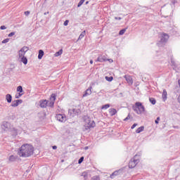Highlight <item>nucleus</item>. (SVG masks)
<instances>
[{
	"label": "nucleus",
	"instance_id": "nucleus-36",
	"mask_svg": "<svg viewBox=\"0 0 180 180\" xmlns=\"http://www.w3.org/2000/svg\"><path fill=\"white\" fill-rule=\"evenodd\" d=\"M84 162V156L81 157L78 160V164H82Z\"/></svg>",
	"mask_w": 180,
	"mask_h": 180
},
{
	"label": "nucleus",
	"instance_id": "nucleus-6",
	"mask_svg": "<svg viewBox=\"0 0 180 180\" xmlns=\"http://www.w3.org/2000/svg\"><path fill=\"white\" fill-rule=\"evenodd\" d=\"M11 128H12V125L11 124V123H9L6 121H4L2 122L1 129L3 130L8 131V130H11Z\"/></svg>",
	"mask_w": 180,
	"mask_h": 180
},
{
	"label": "nucleus",
	"instance_id": "nucleus-39",
	"mask_svg": "<svg viewBox=\"0 0 180 180\" xmlns=\"http://www.w3.org/2000/svg\"><path fill=\"white\" fill-rule=\"evenodd\" d=\"M17 103H18V105H20V103H23V100L22 99H19V100H15Z\"/></svg>",
	"mask_w": 180,
	"mask_h": 180
},
{
	"label": "nucleus",
	"instance_id": "nucleus-47",
	"mask_svg": "<svg viewBox=\"0 0 180 180\" xmlns=\"http://www.w3.org/2000/svg\"><path fill=\"white\" fill-rule=\"evenodd\" d=\"M107 61H109V63H113V60L112 59L107 58Z\"/></svg>",
	"mask_w": 180,
	"mask_h": 180
},
{
	"label": "nucleus",
	"instance_id": "nucleus-7",
	"mask_svg": "<svg viewBox=\"0 0 180 180\" xmlns=\"http://www.w3.org/2000/svg\"><path fill=\"white\" fill-rule=\"evenodd\" d=\"M69 113H70L72 117H74L75 116H78V115L81 113V110L79 108H74L72 110H70Z\"/></svg>",
	"mask_w": 180,
	"mask_h": 180
},
{
	"label": "nucleus",
	"instance_id": "nucleus-42",
	"mask_svg": "<svg viewBox=\"0 0 180 180\" xmlns=\"http://www.w3.org/2000/svg\"><path fill=\"white\" fill-rule=\"evenodd\" d=\"M12 36H15V32H11V33L8 34V37H12Z\"/></svg>",
	"mask_w": 180,
	"mask_h": 180
},
{
	"label": "nucleus",
	"instance_id": "nucleus-19",
	"mask_svg": "<svg viewBox=\"0 0 180 180\" xmlns=\"http://www.w3.org/2000/svg\"><path fill=\"white\" fill-rule=\"evenodd\" d=\"M44 56V51H43V50H39V54H38V59L41 60Z\"/></svg>",
	"mask_w": 180,
	"mask_h": 180
},
{
	"label": "nucleus",
	"instance_id": "nucleus-53",
	"mask_svg": "<svg viewBox=\"0 0 180 180\" xmlns=\"http://www.w3.org/2000/svg\"><path fill=\"white\" fill-rule=\"evenodd\" d=\"M172 64H173V65H174V61H172Z\"/></svg>",
	"mask_w": 180,
	"mask_h": 180
},
{
	"label": "nucleus",
	"instance_id": "nucleus-17",
	"mask_svg": "<svg viewBox=\"0 0 180 180\" xmlns=\"http://www.w3.org/2000/svg\"><path fill=\"white\" fill-rule=\"evenodd\" d=\"M6 100L7 101L8 103H11L12 102V95L9 94H6Z\"/></svg>",
	"mask_w": 180,
	"mask_h": 180
},
{
	"label": "nucleus",
	"instance_id": "nucleus-10",
	"mask_svg": "<svg viewBox=\"0 0 180 180\" xmlns=\"http://www.w3.org/2000/svg\"><path fill=\"white\" fill-rule=\"evenodd\" d=\"M96 61L98 63H104L105 61H108V58H106L105 56L100 55Z\"/></svg>",
	"mask_w": 180,
	"mask_h": 180
},
{
	"label": "nucleus",
	"instance_id": "nucleus-9",
	"mask_svg": "<svg viewBox=\"0 0 180 180\" xmlns=\"http://www.w3.org/2000/svg\"><path fill=\"white\" fill-rule=\"evenodd\" d=\"M168 39H169V36H168V34H162L160 36V43H167Z\"/></svg>",
	"mask_w": 180,
	"mask_h": 180
},
{
	"label": "nucleus",
	"instance_id": "nucleus-40",
	"mask_svg": "<svg viewBox=\"0 0 180 180\" xmlns=\"http://www.w3.org/2000/svg\"><path fill=\"white\" fill-rule=\"evenodd\" d=\"M160 120V117H158L157 119L155 120V122L156 124H158Z\"/></svg>",
	"mask_w": 180,
	"mask_h": 180
},
{
	"label": "nucleus",
	"instance_id": "nucleus-25",
	"mask_svg": "<svg viewBox=\"0 0 180 180\" xmlns=\"http://www.w3.org/2000/svg\"><path fill=\"white\" fill-rule=\"evenodd\" d=\"M63 54V49L59 50L58 52L55 53V57H58Z\"/></svg>",
	"mask_w": 180,
	"mask_h": 180
},
{
	"label": "nucleus",
	"instance_id": "nucleus-52",
	"mask_svg": "<svg viewBox=\"0 0 180 180\" xmlns=\"http://www.w3.org/2000/svg\"><path fill=\"white\" fill-rule=\"evenodd\" d=\"M85 150H88V147H86V148H85Z\"/></svg>",
	"mask_w": 180,
	"mask_h": 180
},
{
	"label": "nucleus",
	"instance_id": "nucleus-15",
	"mask_svg": "<svg viewBox=\"0 0 180 180\" xmlns=\"http://www.w3.org/2000/svg\"><path fill=\"white\" fill-rule=\"evenodd\" d=\"M167 95H168V94L167 93V90L163 89L162 98L164 101H167Z\"/></svg>",
	"mask_w": 180,
	"mask_h": 180
},
{
	"label": "nucleus",
	"instance_id": "nucleus-51",
	"mask_svg": "<svg viewBox=\"0 0 180 180\" xmlns=\"http://www.w3.org/2000/svg\"><path fill=\"white\" fill-rule=\"evenodd\" d=\"M89 4V1L86 2V5H88Z\"/></svg>",
	"mask_w": 180,
	"mask_h": 180
},
{
	"label": "nucleus",
	"instance_id": "nucleus-46",
	"mask_svg": "<svg viewBox=\"0 0 180 180\" xmlns=\"http://www.w3.org/2000/svg\"><path fill=\"white\" fill-rule=\"evenodd\" d=\"M115 20H122L121 17H115Z\"/></svg>",
	"mask_w": 180,
	"mask_h": 180
},
{
	"label": "nucleus",
	"instance_id": "nucleus-27",
	"mask_svg": "<svg viewBox=\"0 0 180 180\" xmlns=\"http://www.w3.org/2000/svg\"><path fill=\"white\" fill-rule=\"evenodd\" d=\"M126 30H127V28L122 29L119 32L120 36H123L124 33H126Z\"/></svg>",
	"mask_w": 180,
	"mask_h": 180
},
{
	"label": "nucleus",
	"instance_id": "nucleus-14",
	"mask_svg": "<svg viewBox=\"0 0 180 180\" xmlns=\"http://www.w3.org/2000/svg\"><path fill=\"white\" fill-rule=\"evenodd\" d=\"M109 113H110V116H115V115H116V113H117V110L115 108H110Z\"/></svg>",
	"mask_w": 180,
	"mask_h": 180
},
{
	"label": "nucleus",
	"instance_id": "nucleus-49",
	"mask_svg": "<svg viewBox=\"0 0 180 180\" xmlns=\"http://www.w3.org/2000/svg\"><path fill=\"white\" fill-rule=\"evenodd\" d=\"M82 176H86V173H82Z\"/></svg>",
	"mask_w": 180,
	"mask_h": 180
},
{
	"label": "nucleus",
	"instance_id": "nucleus-32",
	"mask_svg": "<svg viewBox=\"0 0 180 180\" xmlns=\"http://www.w3.org/2000/svg\"><path fill=\"white\" fill-rule=\"evenodd\" d=\"M51 99L53 102H56V94H51Z\"/></svg>",
	"mask_w": 180,
	"mask_h": 180
},
{
	"label": "nucleus",
	"instance_id": "nucleus-13",
	"mask_svg": "<svg viewBox=\"0 0 180 180\" xmlns=\"http://www.w3.org/2000/svg\"><path fill=\"white\" fill-rule=\"evenodd\" d=\"M92 94V86L89 87L86 91L85 93L83 94V96H88V95H91Z\"/></svg>",
	"mask_w": 180,
	"mask_h": 180
},
{
	"label": "nucleus",
	"instance_id": "nucleus-5",
	"mask_svg": "<svg viewBox=\"0 0 180 180\" xmlns=\"http://www.w3.org/2000/svg\"><path fill=\"white\" fill-rule=\"evenodd\" d=\"M27 51H29V47L28 46H23L19 51H18V56L19 58H20V57H25L26 53H27Z\"/></svg>",
	"mask_w": 180,
	"mask_h": 180
},
{
	"label": "nucleus",
	"instance_id": "nucleus-30",
	"mask_svg": "<svg viewBox=\"0 0 180 180\" xmlns=\"http://www.w3.org/2000/svg\"><path fill=\"white\" fill-rule=\"evenodd\" d=\"M109 108H110V104H105V105L102 106L101 109H109Z\"/></svg>",
	"mask_w": 180,
	"mask_h": 180
},
{
	"label": "nucleus",
	"instance_id": "nucleus-12",
	"mask_svg": "<svg viewBox=\"0 0 180 180\" xmlns=\"http://www.w3.org/2000/svg\"><path fill=\"white\" fill-rule=\"evenodd\" d=\"M48 103L49 102L47 101V100H42L40 101L39 106L40 108H47Z\"/></svg>",
	"mask_w": 180,
	"mask_h": 180
},
{
	"label": "nucleus",
	"instance_id": "nucleus-48",
	"mask_svg": "<svg viewBox=\"0 0 180 180\" xmlns=\"http://www.w3.org/2000/svg\"><path fill=\"white\" fill-rule=\"evenodd\" d=\"M53 150H57V146H52Z\"/></svg>",
	"mask_w": 180,
	"mask_h": 180
},
{
	"label": "nucleus",
	"instance_id": "nucleus-23",
	"mask_svg": "<svg viewBox=\"0 0 180 180\" xmlns=\"http://www.w3.org/2000/svg\"><path fill=\"white\" fill-rule=\"evenodd\" d=\"M11 106H12V108H16V107L19 106V103H17V101L15 100V101H12Z\"/></svg>",
	"mask_w": 180,
	"mask_h": 180
},
{
	"label": "nucleus",
	"instance_id": "nucleus-16",
	"mask_svg": "<svg viewBox=\"0 0 180 180\" xmlns=\"http://www.w3.org/2000/svg\"><path fill=\"white\" fill-rule=\"evenodd\" d=\"M9 161L11 162H15V161H16V160H18V156H15L13 155H11L9 158H8Z\"/></svg>",
	"mask_w": 180,
	"mask_h": 180
},
{
	"label": "nucleus",
	"instance_id": "nucleus-3",
	"mask_svg": "<svg viewBox=\"0 0 180 180\" xmlns=\"http://www.w3.org/2000/svg\"><path fill=\"white\" fill-rule=\"evenodd\" d=\"M132 109L137 115H142L143 112H146V108L140 102H136L135 106L132 107Z\"/></svg>",
	"mask_w": 180,
	"mask_h": 180
},
{
	"label": "nucleus",
	"instance_id": "nucleus-18",
	"mask_svg": "<svg viewBox=\"0 0 180 180\" xmlns=\"http://www.w3.org/2000/svg\"><path fill=\"white\" fill-rule=\"evenodd\" d=\"M10 130L11 131H12V136L16 137V136L18 135V129H16V128H11L10 129Z\"/></svg>",
	"mask_w": 180,
	"mask_h": 180
},
{
	"label": "nucleus",
	"instance_id": "nucleus-22",
	"mask_svg": "<svg viewBox=\"0 0 180 180\" xmlns=\"http://www.w3.org/2000/svg\"><path fill=\"white\" fill-rule=\"evenodd\" d=\"M21 63H23V64H25V65H26V64H27V58H26L25 56H21Z\"/></svg>",
	"mask_w": 180,
	"mask_h": 180
},
{
	"label": "nucleus",
	"instance_id": "nucleus-26",
	"mask_svg": "<svg viewBox=\"0 0 180 180\" xmlns=\"http://www.w3.org/2000/svg\"><path fill=\"white\" fill-rule=\"evenodd\" d=\"M17 92H20V94H22V92H23V87H22V86H18L17 87Z\"/></svg>",
	"mask_w": 180,
	"mask_h": 180
},
{
	"label": "nucleus",
	"instance_id": "nucleus-1",
	"mask_svg": "<svg viewBox=\"0 0 180 180\" xmlns=\"http://www.w3.org/2000/svg\"><path fill=\"white\" fill-rule=\"evenodd\" d=\"M34 151V148L33 146L30 144H23L19 148L18 151V154L20 157H22L23 158H27V157H30L33 155V152Z\"/></svg>",
	"mask_w": 180,
	"mask_h": 180
},
{
	"label": "nucleus",
	"instance_id": "nucleus-41",
	"mask_svg": "<svg viewBox=\"0 0 180 180\" xmlns=\"http://www.w3.org/2000/svg\"><path fill=\"white\" fill-rule=\"evenodd\" d=\"M70 21L68 20H66L65 22H64V23H63V25H64V26H68V22H69Z\"/></svg>",
	"mask_w": 180,
	"mask_h": 180
},
{
	"label": "nucleus",
	"instance_id": "nucleus-31",
	"mask_svg": "<svg viewBox=\"0 0 180 180\" xmlns=\"http://www.w3.org/2000/svg\"><path fill=\"white\" fill-rule=\"evenodd\" d=\"M84 2H85V0H80L79 2L77 4V8L81 7L82 4H84Z\"/></svg>",
	"mask_w": 180,
	"mask_h": 180
},
{
	"label": "nucleus",
	"instance_id": "nucleus-33",
	"mask_svg": "<svg viewBox=\"0 0 180 180\" xmlns=\"http://www.w3.org/2000/svg\"><path fill=\"white\" fill-rule=\"evenodd\" d=\"M91 180H101V177L99 176H94Z\"/></svg>",
	"mask_w": 180,
	"mask_h": 180
},
{
	"label": "nucleus",
	"instance_id": "nucleus-37",
	"mask_svg": "<svg viewBox=\"0 0 180 180\" xmlns=\"http://www.w3.org/2000/svg\"><path fill=\"white\" fill-rule=\"evenodd\" d=\"M22 95H23V94H21V93H19L18 94H15V99H19V98H20Z\"/></svg>",
	"mask_w": 180,
	"mask_h": 180
},
{
	"label": "nucleus",
	"instance_id": "nucleus-29",
	"mask_svg": "<svg viewBox=\"0 0 180 180\" xmlns=\"http://www.w3.org/2000/svg\"><path fill=\"white\" fill-rule=\"evenodd\" d=\"M106 81H108V82H111V81H113V77H105Z\"/></svg>",
	"mask_w": 180,
	"mask_h": 180
},
{
	"label": "nucleus",
	"instance_id": "nucleus-45",
	"mask_svg": "<svg viewBox=\"0 0 180 180\" xmlns=\"http://www.w3.org/2000/svg\"><path fill=\"white\" fill-rule=\"evenodd\" d=\"M136 126H137V124H136V123H134V124L131 127V129H134Z\"/></svg>",
	"mask_w": 180,
	"mask_h": 180
},
{
	"label": "nucleus",
	"instance_id": "nucleus-21",
	"mask_svg": "<svg viewBox=\"0 0 180 180\" xmlns=\"http://www.w3.org/2000/svg\"><path fill=\"white\" fill-rule=\"evenodd\" d=\"M85 34H86V32L84 30L79 36L78 40H82V39H84V37H85Z\"/></svg>",
	"mask_w": 180,
	"mask_h": 180
},
{
	"label": "nucleus",
	"instance_id": "nucleus-11",
	"mask_svg": "<svg viewBox=\"0 0 180 180\" xmlns=\"http://www.w3.org/2000/svg\"><path fill=\"white\" fill-rule=\"evenodd\" d=\"M124 78H125L127 84H129V85H132L133 84V79L131 78V77L130 75H126L124 76Z\"/></svg>",
	"mask_w": 180,
	"mask_h": 180
},
{
	"label": "nucleus",
	"instance_id": "nucleus-44",
	"mask_svg": "<svg viewBox=\"0 0 180 180\" xmlns=\"http://www.w3.org/2000/svg\"><path fill=\"white\" fill-rule=\"evenodd\" d=\"M25 15L26 16H28V15H30V11H25Z\"/></svg>",
	"mask_w": 180,
	"mask_h": 180
},
{
	"label": "nucleus",
	"instance_id": "nucleus-4",
	"mask_svg": "<svg viewBox=\"0 0 180 180\" xmlns=\"http://www.w3.org/2000/svg\"><path fill=\"white\" fill-rule=\"evenodd\" d=\"M140 162V159L137 158V155H136L134 158H132L129 162V168H134L137 164Z\"/></svg>",
	"mask_w": 180,
	"mask_h": 180
},
{
	"label": "nucleus",
	"instance_id": "nucleus-38",
	"mask_svg": "<svg viewBox=\"0 0 180 180\" xmlns=\"http://www.w3.org/2000/svg\"><path fill=\"white\" fill-rule=\"evenodd\" d=\"M8 42H9V39L7 38V39H4L1 43L3 44H5V43H8Z\"/></svg>",
	"mask_w": 180,
	"mask_h": 180
},
{
	"label": "nucleus",
	"instance_id": "nucleus-35",
	"mask_svg": "<svg viewBox=\"0 0 180 180\" xmlns=\"http://www.w3.org/2000/svg\"><path fill=\"white\" fill-rule=\"evenodd\" d=\"M131 117V116L130 115V114H129L127 117L125 119H124V122H127V120H130Z\"/></svg>",
	"mask_w": 180,
	"mask_h": 180
},
{
	"label": "nucleus",
	"instance_id": "nucleus-20",
	"mask_svg": "<svg viewBox=\"0 0 180 180\" xmlns=\"http://www.w3.org/2000/svg\"><path fill=\"white\" fill-rule=\"evenodd\" d=\"M120 172V170H116L111 175H110V178L111 179H113V178H115V176H117V175H119V172Z\"/></svg>",
	"mask_w": 180,
	"mask_h": 180
},
{
	"label": "nucleus",
	"instance_id": "nucleus-2",
	"mask_svg": "<svg viewBox=\"0 0 180 180\" xmlns=\"http://www.w3.org/2000/svg\"><path fill=\"white\" fill-rule=\"evenodd\" d=\"M84 129L85 130H89V129H94L95 127L96 124L95 121L91 120V117L85 115L84 117Z\"/></svg>",
	"mask_w": 180,
	"mask_h": 180
},
{
	"label": "nucleus",
	"instance_id": "nucleus-50",
	"mask_svg": "<svg viewBox=\"0 0 180 180\" xmlns=\"http://www.w3.org/2000/svg\"><path fill=\"white\" fill-rule=\"evenodd\" d=\"M90 64H94V60H90Z\"/></svg>",
	"mask_w": 180,
	"mask_h": 180
},
{
	"label": "nucleus",
	"instance_id": "nucleus-24",
	"mask_svg": "<svg viewBox=\"0 0 180 180\" xmlns=\"http://www.w3.org/2000/svg\"><path fill=\"white\" fill-rule=\"evenodd\" d=\"M141 131H144V127L143 126L139 127L136 129V133L139 134V133H141Z\"/></svg>",
	"mask_w": 180,
	"mask_h": 180
},
{
	"label": "nucleus",
	"instance_id": "nucleus-8",
	"mask_svg": "<svg viewBox=\"0 0 180 180\" xmlns=\"http://www.w3.org/2000/svg\"><path fill=\"white\" fill-rule=\"evenodd\" d=\"M56 118L57 119V120H58V122H65V120H67V117H65V115H63V114H57L56 116Z\"/></svg>",
	"mask_w": 180,
	"mask_h": 180
},
{
	"label": "nucleus",
	"instance_id": "nucleus-34",
	"mask_svg": "<svg viewBox=\"0 0 180 180\" xmlns=\"http://www.w3.org/2000/svg\"><path fill=\"white\" fill-rule=\"evenodd\" d=\"M48 106H49V108H53V106H54V101H50Z\"/></svg>",
	"mask_w": 180,
	"mask_h": 180
},
{
	"label": "nucleus",
	"instance_id": "nucleus-28",
	"mask_svg": "<svg viewBox=\"0 0 180 180\" xmlns=\"http://www.w3.org/2000/svg\"><path fill=\"white\" fill-rule=\"evenodd\" d=\"M149 101H150V103H152V105H155V103H156L155 98H149Z\"/></svg>",
	"mask_w": 180,
	"mask_h": 180
},
{
	"label": "nucleus",
	"instance_id": "nucleus-43",
	"mask_svg": "<svg viewBox=\"0 0 180 180\" xmlns=\"http://www.w3.org/2000/svg\"><path fill=\"white\" fill-rule=\"evenodd\" d=\"M0 29L1 30H5L6 29V27L5 25H1Z\"/></svg>",
	"mask_w": 180,
	"mask_h": 180
}]
</instances>
